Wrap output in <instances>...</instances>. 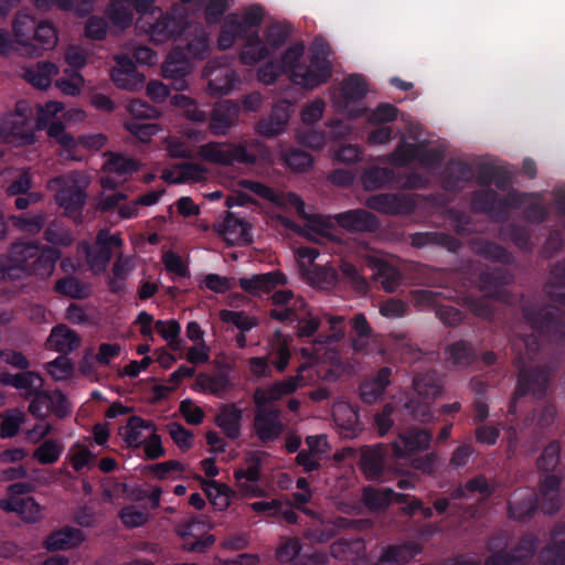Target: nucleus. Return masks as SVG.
I'll return each mask as SVG.
<instances>
[{"label": "nucleus", "instance_id": "nucleus-1", "mask_svg": "<svg viewBox=\"0 0 565 565\" xmlns=\"http://www.w3.org/2000/svg\"><path fill=\"white\" fill-rule=\"evenodd\" d=\"M522 316L539 335L527 334L522 339L525 351L516 358L518 379L508 407L510 415H516L520 398L527 395L536 399L545 397L565 354L564 310L531 303L522 307Z\"/></svg>", "mask_w": 565, "mask_h": 565}, {"label": "nucleus", "instance_id": "nucleus-2", "mask_svg": "<svg viewBox=\"0 0 565 565\" xmlns=\"http://www.w3.org/2000/svg\"><path fill=\"white\" fill-rule=\"evenodd\" d=\"M264 17L265 11L259 4L249 6L242 15L238 13L227 14L217 38L218 49L228 50L236 39H241L244 40L239 51V61L243 65L254 66L268 60L286 44L292 28L289 23L275 21L266 26L263 39L258 29Z\"/></svg>", "mask_w": 565, "mask_h": 565}, {"label": "nucleus", "instance_id": "nucleus-3", "mask_svg": "<svg viewBox=\"0 0 565 565\" xmlns=\"http://www.w3.org/2000/svg\"><path fill=\"white\" fill-rule=\"evenodd\" d=\"M305 45L295 43L289 46L278 61L284 74L290 81L305 89H313L329 81L332 76V64L329 60V47H317L315 44L308 56L309 63L303 62Z\"/></svg>", "mask_w": 565, "mask_h": 565}, {"label": "nucleus", "instance_id": "nucleus-4", "mask_svg": "<svg viewBox=\"0 0 565 565\" xmlns=\"http://www.w3.org/2000/svg\"><path fill=\"white\" fill-rule=\"evenodd\" d=\"M60 256V252L52 247L40 248L33 243H14L7 255L0 256V279H15L25 275L49 277Z\"/></svg>", "mask_w": 565, "mask_h": 565}, {"label": "nucleus", "instance_id": "nucleus-5", "mask_svg": "<svg viewBox=\"0 0 565 565\" xmlns=\"http://www.w3.org/2000/svg\"><path fill=\"white\" fill-rule=\"evenodd\" d=\"M18 50L21 55L39 56L44 51L56 46L58 38L56 30L47 23H38L29 14H19L13 22Z\"/></svg>", "mask_w": 565, "mask_h": 565}, {"label": "nucleus", "instance_id": "nucleus-6", "mask_svg": "<svg viewBox=\"0 0 565 565\" xmlns=\"http://www.w3.org/2000/svg\"><path fill=\"white\" fill-rule=\"evenodd\" d=\"M188 21V14L182 9L163 11L158 7L142 22L136 20V33L147 35L152 43L162 44L169 40H177L186 29Z\"/></svg>", "mask_w": 565, "mask_h": 565}, {"label": "nucleus", "instance_id": "nucleus-7", "mask_svg": "<svg viewBox=\"0 0 565 565\" xmlns=\"http://www.w3.org/2000/svg\"><path fill=\"white\" fill-rule=\"evenodd\" d=\"M362 501L373 512L384 511L395 502L403 504L401 510L404 515L411 518L420 516L424 520L433 516L431 509L425 505L422 499L405 493H397L391 488L367 486L363 488Z\"/></svg>", "mask_w": 565, "mask_h": 565}, {"label": "nucleus", "instance_id": "nucleus-8", "mask_svg": "<svg viewBox=\"0 0 565 565\" xmlns=\"http://www.w3.org/2000/svg\"><path fill=\"white\" fill-rule=\"evenodd\" d=\"M0 142L13 147L35 142L32 111L26 102H19L13 113L0 118Z\"/></svg>", "mask_w": 565, "mask_h": 565}, {"label": "nucleus", "instance_id": "nucleus-9", "mask_svg": "<svg viewBox=\"0 0 565 565\" xmlns=\"http://www.w3.org/2000/svg\"><path fill=\"white\" fill-rule=\"evenodd\" d=\"M199 156L211 163L221 166H233L235 162L254 164L257 161L256 154L249 152L243 145L211 141L200 146Z\"/></svg>", "mask_w": 565, "mask_h": 565}, {"label": "nucleus", "instance_id": "nucleus-10", "mask_svg": "<svg viewBox=\"0 0 565 565\" xmlns=\"http://www.w3.org/2000/svg\"><path fill=\"white\" fill-rule=\"evenodd\" d=\"M87 184L86 180H78L77 174L68 177H61L51 180L47 184L49 188L54 189L61 185V190L56 194L57 204L65 210V213L77 220L81 215V209L85 202L84 189Z\"/></svg>", "mask_w": 565, "mask_h": 565}, {"label": "nucleus", "instance_id": "nucleus-11", "mask_svg": "<svg viewBox=\"0 0 565 565\" xmlns=\"http://www.w3.org/2000/svg\"><path fill=\"white\" fill-rule=\"evenodd\" d=\"M180 43L173 49H180L181 56L190 63L192 60H204L210 50V43L205 28L201 23L188 21L186 29L180 35Z\"/></svg>", "mask_w": 565, "mask_h": 565}, {"label": "nucleus", "instance_id": "nucleus-12", "mask_svg": "<svg viewBox=\"0 0 565 565\" xmlns=\"http://www.w3.org/2000/svg\"><path fill=\"white\" fill-rule=\"evenodd\" d=\"M539 508H541L539 494L530 487L515 489L508 500V515L514 521H530Z\"/></svg>", "mask_w": 565, "mask_h": 565}, {"label": "nucleus", "instance_id": "nucleus-13", "mask_svg": "<svg viewBox=\"0 0 565 565\" xmlns=\"http://www.w3.org/2000/svg\"><path fill=\"white\" fill-rule=\"evenodd\" d=\"M64 109L60 102H47L39 108L38 128L46 129L51 138L56 139L61 146L74 145V139L65 132L64 126L60 121H55V117Z\"/></svg>", "mask_w": 565, "mask_h": 565}, {"label": "nucleus", "instance_id": "nucleus-14", "mask_svg": "<svg viewBox=\"0 0 565 565\" xmlns=\"http://www.w3.org/2000/svg\"><path fill=\"white\" fill-rule=\"evenodd\" d=\"M337 224L352 233H374L381 223L370 211L364 209L349 210L334 215Z\"/></svg>", "mask_w": 565, "mask_h": 565}, {"label": "nucleus", "instance_id": "nucleus-15", "mask_svg": "<svg viewBox=\"0 0 565 565\" xmlns=\"http://www.w3.org/2000/svg\"><path fill=\"white\" fill-rule=\"evenodd\" d=\"M473 175L470 163L450 159L440 174L441 186L446 192L458 193L473 179Z\"/></svg>", "mask_w": 565, "mask_h": 565}, {"label": "nucleus", "instance_id": "nucleus-16", "mask_svg": "<svg viewBox=\"0 0 565 565\" xmlns=\"http://www.w3.org/2000/svg\"><path fill=\"white\" fill-rule=\"evenodd\" d=\"M253 425L257 438L263 444L275 441L284 430V424L280 420V411L277 408L257 409Z\"/></svg>", "mask_w": 565, "mask_h": 565}, {"label": "nucleus", "instance_id": "nucleus-17", "mask_svg": "<svg viewBox=\"0 0 565 565\" xmlns=\"http://www.w3.org/2000/svg\"><path fill=\"white\" fill-rule=\"evenodd\" d=\"M287 276L280 270L254 274L252 277L238 279L239 287L253 297H262V295L271 292L278 286L287 285Z\"/></svg>", "mask_w": 565, "mask_h": 565}, {"label": "nucleus", "instance_id": "nucleus-18", "mask_svg": "<svg viewBox=\"0 0 565 565\" xmlns=\"http://www.w3.org/2000/svg\"><path fill=\"white\" fill-rule=\"evenodd\" d=\"M366 206L383 214L409 213L414 209L411 198L397 193H379L366 199Z\"/></svg>", "mask_w": 565, "mask_h": 565}, {"label": "nucleus", "instance_id": "nucleus-19", "mask_svg": "<svg viewBox=\"0 0 565 565\" xmlns=\"http://www.w3.org/2000/svg\"><path fill=\"white\" fill-rule=\"evenodd\" d=\"M136 15L128 0H108V34H120L132 26L136 29Z\"/></svg>", "mask_w": 565, "mask_h": 565}, {"label": "nucleus", "instance_id": "nucleus-20", "mask_svg": "<svg viewBox=\"0 0 565 565\" xmlns=\"http://www.w3.org/2000/svg\"><path fill=\"white\" fill-rule=\"evenodd\" d=\"M402 444L394 443L393 450L397 457L427 450L433 439V433L426 428H409L399 434Z\"/></svg>", "mask_w": 565, "mask_h": 565}, {"label": "nucleus", "instance_id": "nucleus-21", "mask_svg": "<svg viewBox=\"0 0 565 565\" xmlns=\"http://www.w3.org/2000/svg\"><path fill=\"white\" fill-rule=\"evenodd\" d=\"M238 116V106L231 100L217 103L209 114V128L215 136L226 135Z\"/></svg>", "mask_w": 565, "mask_h": 565}, {"label": "nucleus", "instance_id": "nucleus-22", "mask_svg": "<svg viewBox=\"0 0 565 565\" xmlns=\"http://www.w3.org/2000/svg\"><path fill=\"white\" fill-rule=\"evenodd\" d=\"M386 452L382 445L365 447L360 456V469L370 481H381L384 477Z\"/></svg>", "mask_w": 565, "mask_h": 565}, {"label": "nucleus", "instance_id": "nucleus-23", "mask_svg": "<svg viewBox=\"0 0 565 565\" xmlns=\"http://www.w3.org/2000/svg\"><path fill=\"white\" fill-rule=\"evenodd\" d=\"M541 510L545 514H555L562 505L561 478L556 475H545L539 484Z\"/></svg>", "mask_w": 565, "mask_h": 565}, {"label": "nucleus", "instance_id": "nucleus-24", "mask_svg": "<svg viewBox=\"0 0 565 565\" xmlns=\"http://www.w3.org/2000/svg\"><path fill=\"white\" fill-rule=\"evenodd\" d=\"M0 382L3 385L17 388L25 398L33 397L35 394L41 392L43 386V379L32 371H25L18 374L3 372L0 374Z\"/></svg>", "mask_w": 565, "mask_h": 565}, {"label": "nucleus", "instance_id": "nucleus-25", "mask_svg": "<svg viewBox=\"0 0 565 565\" xmlns=\"http://www.w3.org/2000/svg\"><path fill=\"white\" fill-rule=\"evenodd\" d=\"M0 508L6 512L17 513L23 521L34 523L43 518L42 507L34 498H4L0 500Z\"/></svg>", "mask_w": 565, "mask_h": 565}, {"label": "nucleus", "instance_id": "nucleus-26", "mask_svg": "<svg viewBox=\"0 0 565 565\" xmlns=\"http://www.w3.org/2000/svg\"><path fill=\"white\" fill-rule=\"evenodd\" d=\"M242 420L243 412L234 403L222 405L215 416L216 426L232 440L241 436Z\"/></svg>", "mask_w": 565, "mask_h": 565}, {"label": "nucleus", "instance_id": "nucleus-27", "mask_svg": "<svg viewBox=\"0 0 565 565\" xmlns=\"http://www.w3.org/2000/svg\"><path fill=\"white\" fill-rule=\"evenodd\" d=\"M391 375L392 370L388 366H383L373 377L364 380L359 387L361 401L365 404L379 401L391 382Z\"/></svg>", "mask_w": 565, "mask_h": 565}, {"label": "nucleus", "instance_id": "nucleus-28", "mask_svg": "<svg viewBox=\"0 0 565 565\" xmlns=\"http://www.w3.org/2000/svg\"><path fill=\"white\" fill-rule=\"evenodd\" d=\"M411 244L416 248H423L429 245L440 246L451 253H457L462 246L457 237L444 232L414 233L411 235Z\"/></svg>", "mask_w": 565, "mask_h": 565}, {"label": "nucleus", "instance_id": "nucleus-29", "mask_svg": "<svg viewBox=\"0 0 565 565\" xmlns=\"http://www.w3.org/2000/svg\"><path fill=\"white\" fill-rule=\"evenodd\" d=\"M79 345V338L65 324L54 327L45 342L49 350L67 354Z\"/></svg>", "mask_w": 565, "mask_h": 565}, {"label": "nucleus", "instance_id": "nucleus-30", "mask_svg": "<svg viewBox=\"0 0 565 565\" xmlns=\"http://www.w3.org/2000/svg\"><path fill=\"white\" fill-rule=\"evenodd\" d=\"M119 71L111 73L113 81L118 87L125 89H134L137 85L142 84L145 76L139 74L134 61L126 55L116 56Z\"/></svg>", "mask_w": 565, "mask_h": 565}, {"label": "nucleus", "instance_id": "nucleus-31", "mask_svg": "<svg viewBox=\"0 0 565 565\" xmlns=\"http://www.w3.org/2000/svg\"><path fill=\"white\" fill-rule=\"evenodd\" d=\"M151 420H146L139 416L129 417L127 425L121 428V435L129 447L140 448L142 443L147 440L148 434L154 429Z\"/></svg>", "mask_w": 565, "mask_h": 565}, {"label": "nucleus", "instance_id": "nucleus-32", "mask_svg": "<svg viewBox=\"0 0 565 565\" xmlns=\"http://www.w3.org/2000/svg\"><path fill=\"white\" fill-rule=\"evenodd\" d=\"M422 299L433 303L435 306L436 317L447 327H457L459 326L465 315L458 308L450 305H440L438 303L439 294L430 291V290H419L418 291Z\"/></svg>", "mask_w": 565, "mask_h": 565}, {"label": "nucleus", "instance_id": "nucleus-33", "mask_svg": "<svg viewBox=\"0 0 565 565\" xmlns=\"http://www.w3.org/2000/svg\"><path fill=\"white\" fill-rule=\"evenodd\" d=\"M221 235L228 243L249 244L252 238L248 233V224L242 218L235 216L233 213H227L224 217L221 230Z\"/></svg>", "mask_w": 565, "mask_h": 565}, {"label": "nucleus", "instance_id": "nucleus-34", "mask_svg": "<svg viewBox=\"0 0 565 565\" xmlns=\"http://www.w3.org/2000/svg\"><path fill=\"white\" fill-rule=\"evenodd\" d=\"M396 171L386 167L373 166L365 169L361 175V182L366 191H374L387 185L394 186Z\"/></svg>", "mask_w": 565, "mask_h": 565}, {"label": "nucleus", "instance_id": "nucleus-35", "mask_svg": "<svg viewBox=\"0 0 565 565\" xmlns=\"http://www.w3.org/2000/svg\"><path fill=\"white\" fill-rule=\"evenodd\" d=\"M419 552L417 543L392 545L383 551L377 565H405Z\"/></svg>", "mask_w": 565, "mask_h": 565}, {"label": "nucleus", "instance_id": "nucleus-36", "mask_svg": "<svg viewBox=\"0 0 565 565\" xmlns=\"http://www.w3.org/2000/svg\"><path fill=\"white\" fill-rule=\"evenodd\" d=\"M367 93V84L360 74L347 77L340 89V104L348 107L350 104L362 100Z\"/></svg>", "mask_w": 565, "mask_h": 565}, {"label": "nucleus", "instance_id": "nucleus-37", "mask_svg": "<svg viewBox=\"0 0 565 565\" xmlns=\"http://www.w3.org/2000/svg\"><path fill=\"white\" fill-rule=\"evenodd\" d=\"M79 248L85 253L88 267L94 275H99L106 270V239L103 231L99 232L93 246L82 244Z\"/></svg>", "mask_w": 565, "mask_h": 565}, {"label": "nucleus", "instance_id": "nucleus-38", "mask_svg": "<svg viewBox=\"0 0 565 565\" xmlns=\"http://www.w3.org/2000/svg\"><path fill=\"white\" fill-rule=\"evenodd\" d=\"M471 211L498 216L499 194L491 188L475 190L470 200Z\"/></svg>", "mask_w": 565, "mask_h": 565}, {"label": "nucleus", "instance_id": "nucleus-39", "mask_svg": "<svg viewBox=\"0 0 565 565\" xmlns=\"http://www.w3.org/2000/svg\"><path fill=\"white\" fill-rule=\"evenodd\" d=\"M472 249L476 255L487 260L502 265H510L513 262V256L507 248L491 241H477L473 243Z\"/></svg>", "mask_w": 565, "mask_h": 565}, {"label": "nucleus", "instance_id": "nucleus-40", "mask_svg": "<svg viewBox=\"0 0 565 565\" xmlns=\"http://www.w3.org/2000/svg\"><path fill=\"white\" fill-rule=\"evenodd\" d=\"M191 70L192 64L181 56L180 49H172L162 64V75L170 79L183 81Z\"/></svg>", "mask_w": 565, "mask_h": 565}, {"label": "nucleus", "instance_id": "nucleus-41", "mask_svg": "<svg viewBox=\"0 0 565 565\" xmlns=\"http://www.w3.org/2000/svg\"><path fill=\"white\" fill-rule=\"evenodd\" d=\"M58 73L54 63L39 62L33 67L24 71V78L34 87L45 89L51 86L52 78Z\"/></svg>", "mask_w": 565, "mask_h": 565}, {"label": "nucleus", "instance_id": "nucleus-42", "mask_svg": "<svg viewBox=\"0 0 565 565\" xmlns=\"http://www.w3.org/2000/svg\"><path fill=\"white\" fill-rule=\"evenodd\" d=\"M499 237L502 241L512 242L522 252H532L533 244L531 234L525 226L509 223L503 225L499 231Z\"/></svg>", "mask_w": 565, "mask_h": 565}, {"label": "nucleus", "instance_id": "nucleus-43", "mask_svg": "<svg viewBox=\"0 0 565 565\" xmlns=\"http://www.w3.org/2000/svg\"><path fill=\"white\" fill-rule=\"evenodd\" d=\"M139 168V163L131 158H127L108 150V190L116 188V182L111 178V173L118 177L130 175Z\"/></svg>", "mask_w": 565, "mask_h": 565}, {"label": "nucleus", "instance_id": "nucleus-44", "mask_svg": "<svg viewBox=\"0 0 565 565\" xmlns=\"http://www.w3.org/2000/svg\"><path fill=\"white\" fill-rule=\"evenodd\" d=\"M511 281L510 273L501 267L489 268L479 275L480 289L493 296L499 288Z\"/></svg>", "mask_w": 565, "mask_h": 565}, {"label": "nucleus", "instance_id": "nucleus-45", "mask_svg": "<svg viewBox=\"0 0 565 565\" xmlns=\"http://www.w3.org/2000/svg\"><path fill=\"white\" fill-rule=\"evenodd\" d=\"M376 269V277L386 292H394L402 282L399 270L384 259L376 258L373 263Z\"/></svg>", "mask_w": 565, "mask_h": 565}, {"label": "nucleus", "instance_id": "nucleus-46", "mask_svg": "<svg viewBox=\"0 0 565 565\" xmlns=\"http://www.w3.org/2000/svg\"><path fill=\"white\" fill-rule=\"evenodd\" d=\"M446 353L449 361L457 366H468L477 360L473 345L466 340H458L447 345Z\"/></svg>", "mask_w": 565, "mask_h": 565}, {"label": "nucleus", "instance_id": "nucleus-47", "mask_svg": "<svg viewBox=\"0 0 565 565\" xmlns=\"http://www.w3.org/2000/svg\"><path fill=\"white\" fill-rule=\"evenodd\" d=\"M200 479L202 482V489L214 509L217 511H224L227 509L231 501L230 488L214 480Z\"/></svg>", "mask_w": 565, "mask_h": 565}, {"label": "nucleus", "instance_id": "nucleus-48", "mask_svg": "<svg viewBox=\"0 0 565 565\" xmlns=\"http://www.w3.org/2000/svg\"><path fill=\"white\" fill-rule=\"evenodd\" d=\"M85 541L82 532H52L44 541L49 551L72 550Z\"/></svg>", "mask_w": 565, "mask_h": 565}, {"label": "nucleus", "instance_id": "nucleus-49", "mask_svg": "<svg viewBox=\"0 0 565 565\" xmlns=\"http://www.w3.org/2000/svg\"><path fill=\"white\" fill-rule=\"evenodd\" d=\"M308 278L320 289L330 290L340 287V274L334 267L315 265Z\"/></svg>", "mask_w": 565, "mask_h": 565}, {"label": "nucleus", "instance_id": "nucleus-50", "mask_svg": "<svg viewBox=\"0 0 565 565\" xmlns=\"http://www.w3.org/2000/svg\"><path fill=\"white\" fill-rule=\"evenodd\" d=\"M179 175L173 177L171 172H166L163 179L170 183H185L188 181H201L207 172L206 168L196 162H181L175 166Z\"/></svg>", "mask_w": 565, "mask_h": 565}, {"label": "nucleus", "instance_id": "nucleus-51", "mask_svg": "<svg viewBox=\"0 0 565 565\" xmlns=\"http://www.w3.org/2000/svg\"><path fill=\"white\" fill-rule=\"evenodd\" d=\"M413 387L416 393L427 398H434L440 394V385L437 372L429 370L425 373L417 372L413 379Z\"/></svg>", "mask_w": 565, "mask_h": 565}, {"label": "nucleus", "instance_id": "nucleus-52", "mask_svg": "<svg viewBox=\"0 0 565 565\" xmlns=\"http://www.w3.org/2000/svg\"><path fill=\"white\" fill-rule=\"evenodd\" d=\"M196 385L203 391H207L215 396H221L230 388L231 380L225 372H218L214 375L200 373L196 376Z\"/></svg>", "mask_w": 565, "mask_h": 565}, {"label": "nucleus", "instance_id": "nucleus-53", "mask_svg": "<svg viewBox=\"0 0 565 565\" xmlns=\"http://www.w3.org/2000/svg\"><path fill=\"white\" fill-rule=\"evenodd\" d=\"M300 545L298 541L291 540L282 544L277 551V559L280 563L290 565H312L316 564L312 557L300 555Z\"/></svg>", "mask_w": 565, "mask_h": 565}, {"label": "nucleus", "instance_id": "nucleus-54", "mask_svg": "<svg viewBox=\"0 0 565 565\" xmlns=\"http://www.w3.org/2000/svg\"><path fill=\"white\" fill-rule=\"evenodd\" d=\"M565 286V257L551 265L550 280L545 285V292L550 299L558 305V298L555 296L557 292L563 291Z\"/></svg>", "mask_w": 565, "mask_h": 565}, {"label": "nucleus", "instance_id": "nucleus-55", "mask_svg": "<svg viewBox=\"0 0 565 565\" xmlns=\"http://www.w3.org/2000/svg\"><path fill=\"white\" fill-rule=\"evenodd\" d=\"M90 444L89 439H84L68 449L66 458L76 471H81L94 460V455L89 450Z\"/></svg>", "mask_w": 565, "mask_h": 565}, {"label": "nucleus", "instance_id": "nucleus-56", "mask_svg": "<svg viewBox=\"0 0 565 565\" xmlns=\"http://www.w3.org/2000/svg\"><path fill=\"white\" fill-rule=\"evenodd\" d=\"M340 286L349 285L359 292H365L369 288L366 279L359 273L358 268L348 262H342L339 268Z\"/></svg>", "mask_w": 565, "mask_h": 565}, {"label": "nucleus", "instance_id": "nucleus-57", "mask_svg": "<svg viewBox=\"0 0 565 565\" xmlns=\"http://www.w3.org/2000/svg\"><path fill=\"white\" fill-rule=\"evenodd\" d=\"M62 443L53 439L43 441L34 451L33 458L41 465L55 463L63 454Z\"/></svg>", "mask_w": 565, "mask_h": 565}, {"label": "nucleus", "instance_id": "nucleus-58", "mask_svg": "<svg viewBox=\"0 0 565 565\" xmlns=\"http://www.w3.org/2000/svg\"><path fill=\"white\" fill-rule=\"evenodd\" d=\"M561 444L558 440L550 441L536 459V468L544 472H552L559 463Z\"/></svg>", "mask_w": 565, "mask_h": 565}, {"label": "nucleus", "instance_id": "nucleus-59", "mask_svg": "<svg viewBox=\"0 0 565 565\" xmlns=\"http://www.w3.org/2000/svg\"><path fill=\"white\" fill-rule=\"evenodd\" d=\"M106 142V139L103 135H89L81 138L78 141L74 140V145L71 146H61L62 151L61 156L66 160H79L81 158L74 153V149L77 147H83L88 150H97L102 148Z\"/></svg>", "mask_w": 565, "mask_h": 565}, {"label": "nucleus", "instance_id": "nucleus-60", "mask_svg": "<svg viewBox=\"0 0 565 565\" xmlns=\"http://www.w3.org/2000/svg\"><path fill=\"white\" fill-rule=\"evenodd\" d=\"M132 268L134 264L129 257L119 256L113 265L114 279L108 276V289L113 292H119Z\"/></svg>", "mask_w": 565, "mask_h": 565}, {"label": "nucleus", "instance_id": "nucleus-61", "mask_svg": "<svg viewBox=\"0 0 565 565\" xmlns=\"http://www.w3.org/2000/svg\"><path fill=\"white\" fill-rule=\"evenodd\" d=\"M235 83V73L227 68L220 70L207 83V90L211 95L223 96L228 94Z\"/></svg>", "mask_w": 565, "mask_h": 565}, {"label": "nucleus", "instance_id": "nucleus-62", "mask_svg": "<svg viewBox=\"0 0 565 565\" xmlns=\"http://www.w3.org/2000/svg\"><path fill=\"white\" fill-rule=\"evenodd\" d=\"M420 145L407 143L404 140L398 143L390 156V162L396 167H405L416 160Z\"/></svg>", "mask_w": 565, "mask_h": 565}, {"label": "nucleus", "instance_id": "nucleus-63", "mask_svg": "<svg viewBox=\"0 0 565 565\" xmlns=\"http://www.w3.org/2000/svg\"><path fill=\"white\" fill-rule=\"evenodd\" d=\"M124 127L129 131L138 141L149 142L151 138L159 132V126L153 122L126 120Z\"/></svg>", "mask_w": 565, "mask_h": 565}, {"label": "nucleus", "instance_id": "nucleus-64", "mask_svg": "<svg viewBox=\"0 0 565 565\" xmlns=\"http://www.w3.org/2000/svg\"><path fill=\"white\" fill-rule=\"evenodd\" d=\"M284 161L288 168L297 172H305L313 164V158L309 152L296 148L285 153Z\"/></svg>", "mask_w": 565, "mask_h": 565}]
</instances>
